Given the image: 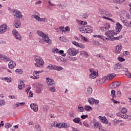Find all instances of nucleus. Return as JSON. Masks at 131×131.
<instances>
[{
    "mask_svg": "<svg viewBox=\"0 0 131 131\" xmlns=\"http://www.w3.org/2000/svg\"><path fill=\"white\" fill-rule=\"evenodd\" d=\"M126 16V12L125 11L123 12V14L121 13V14L120 15V18H121V19H123V20H124V18Z\"/></svg>",
    "mask_w": 131,
    "mask_h": 131,
    "instance_id": "32",
    "label": "nucleus"
},
{
    "mask_svg": "<svg viewBox=\"0 0 131 131\" xmlns=\"http://www.w3.org/2000/svg\"><path fill=\"white\" fill-rule=\"evenodd\" d=\"M122 68V66L120 63H117L115 65L114 70L117 71Z\"/></svg>",
    "mask_w": 131,
    "mask_h": 131,
    "instance_id": "17",
    "label": "nucleus"
},
{
    "mask_svg": "<svg viewBox=\"0 0 131 131\" xmlns=\"http://www.w3.org/2000/svg\"><path fill=\"white\" fill-rule=\"evenodd\" d=\"M78 47L79 48H80L81 49H84V48H85V46H84V45L81 43H79Z\"/></svg>",
    "mask_w": 131,
    "mask_h": 131,
    "instance_id": "51",
    "label": "nucleus"
},
{
    "mask_svg": "<svg viewBox=\"0 0 131 131\" xmlns=\"http://www.w3.org/2000/svg\"><path fill=\"white\" fill-rule=\"evenodd\" d=\"M116 29L117 32H120V31L122 29V26L119 23H117L116 26Z\"/></svg>",
    "mask_w": 131,
    "mask_h": 131,
    "instance_id": "13",
    "label": "nucleus"
},
{
    "mask_svg": "<svg viewBox=\"0 0 131 131\" xmlns=\"http://www.w3.org/2000/svg\"><path fill=\"white\" fill-rule=\"evenodd\" d=\"M52 52L54 54H57L59 53V50L58 49L54 48V49L52 50Z\"/></svg>",
    "mask_w": 131,
    "mask_h": 131,
    "instance_id": "48",
    "label": "nucleus"
},
{
    "mask_svg": "<svg viewBox=\"0 0 131 131\" xmlns=\"http://www.w3.org/2000/svg\"><path fill=\"white\" fill-rule=\"evenodd\" d=\"M111 96L113 97V98H114V97H115V90H112L111 91Z\"/></svg>",
    "mask_w": 131,
    "mask_h": 131,
    "instance_id": "53",
    "label": "nucleus"
},
{
    "mask_svg": "<svg viewBox=\"0 0 131 131\" xmlns=\"http://www.w3.org/2000/svg\"><path fill=\"white\" fill-rule=\"evenodd\" d=\"M93 37H97L98 38H100V39H102V40H105V38H104V36H102V35H94L93 36Z\"/></svg>",
    "mask_w": 131,
    "mask_h": 131,
    "instance_id": "29",
    "label": "nucleus"
},
{
    "mask_svg": "<svg viewBox=\"0 0 131 131\" xmlns=\"http://www.w3.org/2000/svg\"><path fill=\"white\" fill-rule=\"evenodd\" d=\"M88 102L90 104H94L95 103V99L94 98H89L88 99Z\"/></svg>",
    "mask_w": 131,
    "mask_h": 131,
    "instance_id": "38",
    "label": "nucleus"
},
{
    "mask_svg": "<svg viewBox=\"0 0 131 131\" xmlns=\"http://www.w3.org/2000/svg\"><path fill=\"white\" fill-rule=\"evenodd\" d=\"M42 109H43V111L45 112H47L49 109V106H47V105H44L42 107Z\"/></svg>",
    "mask_w": 131,
    "mask_h": 131,
    "instance_id": "39",
    "label": "nucleus"
},
{
    "mask_svg": "<svg viewBox=\"0 0 131 131\" xmlns=\"http://www.w3.org/2000/svg\"><path fill=\"white\" fill-rule=\"evenodd\" d=\"M30 107L35 112H37V111H38V106H37V104L35 103H32L30 104Z\"/></svg>",
    "mask_w": 131,
    "mask_h": 131,
    "instance_id": "11",
    "label": "nucleus"
},
{
    "mask_svg": "<svg viewBox=\"0 0 131 131\" xmlns=\"http://www.w3.org/2000/svg\"><path fill=\"white\" fill-rule=\"evenodd\" d=\"M14 17L18 18V19H21L23 17L22 13L19 11H16L14 13Z\"/></svg>",
    "mask_w": 131,
    "mask_h": 131,
    "instance_id": "16",
    "label": "nucleus"
},
{
    "mask_svg": "<svg viewBox=\"0 0 131 131\" xmlns=\"http://www.w3.org/2000/svg\"><path fill=\"white\" fill-rule=\"evenodd\" d=\"M3 60H5L6 61H7V62H11V61H12V60H11V59H10L9 57H8V56H6L5 55H3Z\"/></svg>",
    "mask_w": 131,
    "mask_h": 131,
    "instance_id": "30",
    "label": "nucleus"
},
{
    "mask_svg": "<svg viewBox=\"0 0 131 131\" xmlns=\"http://www.w3.org/2000/svg\"><path fill=\"white\" fill-rule=\"evenodd\" d=\"M104 79H107V80H110L111 79V77L110 74H108L106 77L104 78Z\"/></svg>",
    "mask_w": 131,
    "mask_h": 131,
    "instance_id": "57",
    "label": "nucleus"
},
{
    "mask_svg": "<svg viewBox=\"0 0 131 131\" xmlns=\"http://www.w3.org/2000/svg\"><path fill=\"white\" fill-rule=\"evenodd\" d=\"M73 121L75 123H79V122H80V118H75V119H74L73 120Z\"/></svg>",
    "mask_w": 131,
    "mask_h": 131,
    "instance_id": "34",
    "label": "nucleus"
},
{
    "mask_svg": "<svg viewBox=\"0 0 131 131\" xmlns=\"http://www.w3.org/2000/svg\"><path fill=\"white\" fill-rule=\"evenodd\" d=\"M62 127H65L67 128V127H68V126L67 125V124L66 123H62L61 124Z\"/></svg>",
    "mask_w": 131,
    "mask_h": 131,
    "instance_id": "59",
    "label": "nucleus"
},
{
    "mask_svg": "<svg viewBox=\"0 0 131 131\" xmlns=\"http://www.w3.org/2000/svg\"><path fill=\"white\" fill-rule=\"evenodd\" d=\"M80 31L82 33H92L93 32V28L90 26L81 27L80 29Z\"/></svg>",
    "mask_w": 131,
    "mask_h": 131,
    "instance_id": "3",
    "label": "nucleus"
},
{
    "mask_svg": "<svg viewBox=\"0 0 131 131\" xmlns=\"http://www.w3.org/2000/svg\"><path fill=\"white\" fill-rule=\"evenodd\" d=\"M33 75L36 79H38V78H39V75L36 73V71H34L33 73Z\"/></svg>",
    "mask_w": 131,
    "mask_h": 131,
    "instance_id": "26",
    "label": "nucleus"
},
{
    "mask_svg": "<svg viewBox=\"0 0 131 131\" xmlns=\"http://www.w3.org/2000/svg\"><path fill=\"white\" fill-rule=\"evenodd\" d=\"M125 75L127 77H128V78H131V74L130 73L126 72L125 73Z\"/></svg>",
    "mask_w": 131,
    "mask_h": 131,
    "instance_id": "50",
    "label": "nucleus"
},
{
    "mask_svg": "<svg viewBox=\"0 0 131 131\" xmlns=\"http://www.w3.org/2000/svg\"><path fill=\"white\" fill-rule=\"evenodd\" d=\"M47 69L52 70V69H55V66H53V65L50 64L47 67Z\"/></svg>",
    "mask_w": 131,
    "mask_h": 131,
    "instance_id": "46",
    "label": "nucleus"
},
{
    "mask_svg": "<svg viewBox=\"0 0 131 131\" xmlns=\"http://www.w3.org/2000/svg\"><path fill=\"white\" fill-rule=\"evenodd\" d=\"M68 6L67 3H63L60 4L59 6V8L62 9H64L65 8H67V7Z\"/></svg>",
    "mask_w": 131,
    "mask_h": 131,
    "instance_id": "22",
    "label": "nucleus"
},
{
    "mask_svg": "<svg viewBox=\"0 0 131 131\" xmlns=\"http://www.w3.org/2000/svg\"><path fill=\"white\" fill-rule=\"evenodd\" d=\"M49 88H50L49 91H50V92L55 93V91H56V89H55V85L52 86H49Z\"/></svg>",
    "mask_w": 131,
    "mask_h": 131,
    "instance_id": "28",
    "label": "nucleus"
},
{
    "mask_svg": "<svg viewBox=\"0 0 131 131\" xmlns=\"http://www.w3.org/2000/svg\"><path fill=\"white\" fill-rule=\"evenodd\" d=\"M121 84L120 82H114L110 85V87L111 89H116V88H118Z\"/></svg>",
    "mask_w": 131,
    "mask_h": 131,
    "instance_id": "9",
    "label": "nucleus"
},
{
    "mask_svg": "<svg viewBox=\"0 0 131 131\" xmlns=\"http://www.w3.org/2000/svg\"><path fill=\"white\" fill-rule=\"evenodd\" d=\"M105 16H106V17H111L112 16V14H111L108 11H106Z\"/></svg>",
    "mask_w": 131,
    "mask_h": 131,
    "instance_id": "43",
    "label": "nucleus"
},
{
    "mask_svg": "<svg viewBox=\"0 0 131 131\" xmlns=\"http://www.w3.org/2000/svg\"><path fill=\"white\" fill-rule=\"evenodd\" d=\"M101 122H103V123H105L106 124H107L108 120H107V118H106L105 117H103V118L101 120Z\"/></svg>",
    "mask_w": 131,
    "mask_h": 131,
    "instance_id": "36",
    "label": "nucleus"
},
{
    "mask_svg": "<svg viewBox=\"0 0 131 131\" xmlns=\"http://www.w3.org/2000/svg\"><path fill=\"white\" fill-rule=\"evenodd\" d=\"M111 100L113 101L115 104H117L118 103L119 104L120 103L119 101H117L116 100H114V98H112Z\"/></svg>",
    "mask_w": 131,
    "mask_h": 131,
    "instance_id": "61",
    "label": "nucleus"
},
{
    "mask_svg": "<svg viewBox=\"0 0 131 131\" xmlns=\"http://www.w3.org/2000/svg\"><path fill=\"white\" fill-rule=\"evenodd\" d=\"M93 93V89L92 88L89 87L87 89L86 94L90 95Z\"/></svg>",
    "mask_w": 131,
    "mask_h": 131,
    "instance_id": "25",
    "label": "nucleus"
},
{
    "mask_svg": "<svg viewBox=\"0 0 131 131\" xmlns=\"http://www.w3.org/2000/svg\"><path fill=\"white\" fill-rule=\"evenodd\" d=\"M84 108L86 111H92V110H93V108H92V107L88 105H85Z\"/></svg>",
    "mask_w": 131,
    "mask_h": 131,
    "instance_id": "33",
    "label": "nucleus"
},
{
    "mask_svg": "<svg viewBox=\"0 0 131 131\" xmlns=\"http://www.w3.org/2000/svg\"><path fill=\"white\" fill-rule=\"evenodd\" d=\"M107 11V10H101L100 11V13L101 15H103L105 16V15L106 14V12Z\"/></svg>",
    "mask_w": 131,
    "mask_h": 131,
    "instance_id": "55",
    "label": "nucleus"
},
{
    "mask_svg": "<svg viewBox=\"0 0 131 131\" xmlns=\"http://www.w3.org/2000/svg\"><path fill=\"white\" fill-rule=\"evenodd\" d=\"M12 33L16 39H17V40H19L20 41V40H22V37H21V35L18 32V31L13 30Z\"/></svg>",
    "mask_w": 131,
    "mask_h": 131,
    "instance_id": "5",
    "label": "nucleus"
},
{
    "mask_svg": "<svg viewBox=\"0 0 131 131\" xmlns=\"http://www.w3.org/2000/svg\"><path fill=\"white\" fill-rule=\"evenodd\" d=\"M93 124L94 128H96L97 129L102 128V125L97 121H94Z\"/></svg>",
    "mask_w": 131,
    "mask_h": 131,
    "instance_id": "10",
    "label": "nucleus"
},
{
    "mask_svg": "<svg viewBox=\"0 0 131 131\" xmlns=\"http://www.w3.org/2000/svg\"><path fill=\"white\" fill-rule=\"evenodd\" d=\"M18 88L19 90H23V89L25 88V84L24 83V81H20L18 83Z\"/></svg>",
    "mask_w": 131,
    "mask_h": 131,
    "instance_id": "14",
    "label": "nucleus"
},
{
    "mask_svg": "<svg viewBox=\"0 0 131 131\" xmlns=\"http://www.w3.org/2000/svg\"><path fill=\"white\" fill-rule=\"evenodd\" d=\"M127 112V110H126V108L123 107L121 111V113L124 115V114H126Z\"/></svg>",
    "mask_w": 131,
    "mask_h": 131,
    "instance_id": "40",
    "label": "nucleus"
},
{
    "mask_svg": "<svg viewBox=\"0 0 131 131\" xmlns=\"http://www.w3.org/2000/svg\"><path fill=\"white\" fill-rule=\"evenodd\" d=\"M54 69H55V70H57V71H61V70L63 69V68L61 67L54 66Z\"/></svg>",
    "mask_w": 131,
    "mask_h": 131,
    "instance_id": "37",
    "label": "nucleus"
},
{
    "mask_svg": "<svg viewBox=\"0 0 131 131\" xmlns=\"http://www.w3.org/2000/svg\"><path fill=\"white\" fill-rule=\"evenodd\" d=\"M80 54L82 56H84L86 58H89V54H88V52H86V51H81L80 52Z\"/></svg>",
    "mask_w": 131,
    "mask_h": 131,
    "instance_id": "23",
    "label": "nucleus"
},
{
    "mask_svg": "<svg viewBox=\"0 0 131 131\" xmlns=\"http://www.w3.org/2000/svg\"><path fill=\"white\" fill-rule=\"evenodd\" d=\"M16 72H18V73H19V74H22V73H23V71H22V70H20V69H16L15 70Z\"/></svg>",
    "mask_w": 131,
    "mask_h": 131,
    "instance_id": "52",
    "label": "nucleus"
},
{
    "mask_svg": "<svg viewBox=\"0 0 131 131\" xmlns=\"http://www.w3.org/2000/svg\"><path fill=\"white\" fill-rule=\"evenodd\" d=\"M72 43H73V45H74V46H76V47H78V45L79 44V43L75 41H73Z\"/></svg>",
    "mask_w": 131,
    "mask_h": 131,
    "instance_id": "58",
    "label": "nucleus"
},
{
    "mask_svg": "<svg viewBox=\"0 0 131 131\" xmlns=\"http://www.w3.org/2000/svg\"><path fill=\"white\" fill-rule=\"evenodd\" d=\"M121 36L119 37H106L105 38V39L106 40H119V38H120Z\"/></svg>",
    "mask_w": 131,
    "mask_h": 131,
    "instance_id": "15",
    "label": "nucleus"
},
{
    "mask_svg": "<svg viewBox=\"0 0 131 131\" xmlns=\"http://www.w3.org/2000/svg\"><path fill=\"white\" fill-rule=\"evenodd\" d=\"M122 46L121 45H118L116 47L115 53L116 54H119L121 51Z\"/></svg>",
    "mask_w": 131,
    "mask_h": 131,
    "instance_id": "18",
    "label": "nucleus"
},
{
    "mask_svg": "<svg viewBox=\"0 0 131 131\" xmlns=\"http://www.w3.org/2000/svg\"><path fill=\"white\" fill-rule=\"evenodd\" d=\"M103 28H104V29H106V30H109V29H110V25L108 23L105 24Z\"/></svg>",
    "mask_w": 131,
    "mask_h": 131,
    "instance_id": "35",
    "label": "nucleus"
},
{
    "mask_svg": "<svg viewBox=\"0 0 131 131\" xmlns=\"http://www.w3.org/2000/svg\"><path fill=\"white\" fill-rule=\"evenodd\" d=\"M117 116H119V117H121L122 118L126 119L127 117H128V115L125 114V115H121L120 113H117Z\"/></svg>",
    "mask_w": 131,
    "mask_h": 131,
    "instance_id": "21",
    "label": "nucleus"
},
{
    "mask_svg": "<svg viewBox=\"0 0 131 131\" xmlns=\"http://www.w3.org/2000/svg\"><path fill=\"white\" fill-rule=\"evenodd\" d=\"M5 100H0V106H4L5 105Z\"/></svg>",
    "mask_w": 131,
    "mask_h": 131,
    "instance_id": "54",
    "label": "nucleus"
},
{
    "mask_svg": "<svg viewBox=\"0 0 131 131\" xmlns=\"http://www.w3.org/2000/svg\"><path fill=\"white\" fill-rule=\"evenodd\" d=\"M109 75L111 76V78H112V79L113 78H114V77H115V76H116V74H109Z\"/></svg>",
    "mask_w": 131,
    "mask_h": 131,
    "instance_id": "62",
    "label": "nucleus"
},
{
    "mask_svg": "<svg viewBox=\"0 0 131 131\" xmlns=\"http://www.w3.org/2000/svg\"><path fill=\"white\" fill-rule=\"evenodd\" d=\"M97 75H98V74L97 73V72H93L92 74H91L90 75V76L91 78H96L97 77Z\"/></svg>",
    "mask_w": 131,
    "mask_h": 131,
    "instance_id": "24",
    "label": "nucleus"
},
{
    "mask_svg": "<svg viewBox=\"0 0 131 131\" xmlns=\"http://www.w3.org/2000/svg\"><path fill=\"white\" fill-rule=\"evenodd\" d=\"M11 125L10 123H6L5 124V128H9V127H11Z\"/></svg>",
    "mask_w": 131,
    "mask_h": 131,
    "instance_id": "45",
    "label": "nucleus"
},
{
    "mask_svg": "<svg viewBox=\"0 0 131 131\" xmlns=\"http://www.w3.org/2000/svg\"><path fill=\"white\" fill-rule=\"evenodd\" d=\"M124 2H125V0H113V3L118 5H121Z\"/></svg>",
    "mask_w": 131,
    "mask_h": 131,
    "instance_id": "20",
    "label": "nucleus"
},
{
    "mask_svg": "<svg viewBox=\"0 0 131 131\" xmlns=\"http://www.w3.org/2000/svg\"><path fill=\"white\" fill-rule=\"evenodd\" d=\"M67 16H68V14H66V15H61V18L63 19V20H68L69 17Z\"/></svg>",
    "mask_w": 131,
    "mask_h": 131,
    "instance_id": "41",
    "label": "nucleus"
},
{
    "mask_svg": "<svg viewBox=\"0 0 131 131\" xmlns=\"http://www.w3.org/2000/svg\"><path fill=\"white\" fill-rule=\"evenodd\" d=\"M8 29V25L7 24L2 25L0 26V34H4Z\"/></svg>",
    "mask_w": 131,
    "mask_h": 131,
    "instance_id": "7",
    "label": "nucleus"
},
{
    "mask_svg": "<svg viewBox=\"0 0 131 131\" xmlns=\"http://www.w3.org/2000/svg\"><path fill=\"white\" fill-rule=\"evenodd\" d=\"M67 54L70 56H76L78 54V50L74 48H71L68 50Z\"/></svg>",
    "mask_w": 131,
    "mask_h": 131,
    "instance_id": "4",
    "label": "nucleus"
},
{
    "mask_svg": "<svg viewBox=\"0 0 131 131\" xmlns=\"http://www.w3.org/2000/svg\"><path fill=\"white\" fill-rule=\"evenodd\" d=\"M34 58L36 62V63H35V67L40 68L42 66H43L45 62H43V60H42V58H41V57L37 55H35L34 56Z\"/></svg>",
    "mask_w": 131,
    "mask_h": 131,
    "instance_id": "2",
    "label": "nucleus"
},
{
    "mask_svg": "<svg viewBox=\"0 0 131 131\" xmlns=\"http://www.w3.org/2000/svg\"><path fill=\"white\" fill-rule=\"evenodd\" d=\"M88 116V115H82L81 116V118H82V119H85V118H87Z\"/></svg>",
    "mask_w": 131,
    "mask_h": 131,
    "instance_id": "63",
    "label": "nucleus"
},
{
    "mask_svg": "<svg viewBox=\"0 0 131 131\" xmlns=\"http://www.w3.org/2000/svg\"><path fill=\"white\" fill-rule=\"evenodd\" d=\"M14 26H15L16 28H20V27H21V24L18 22V20H17V21H16L14 24Z\"/></svg>",
    "mask_w": 131,
    "mask_h": 131,
    "instance_id": "27",
    "label": "nucleus"
},
{
    "mask_svg": "<svg viewBox=\"0 0 131 131\" xmlns=\"http://www.w3.org/2000/svg\"><path fill=\"white\" fill-rule=\"evenodd\" d=\"M113 123H114L116 125L117 124H118V123H119V121L117 119H114L113 120Z\"/></svg>",
    "mask_w": 131,
    "mask_h": 131,
    "instance_id": "56",
    "label": "nucleus"
},
{
    "mask_svg": "<svg viewBox=\"0 0 131 131\" xmlns=\"http://www.w3.org/2000/svg\"><path fill=\"white\" fill-rule=\"evenodd\" d=\"M117 95L118 97H121V92H120V91H117Z\"/></svg>",
    "mask_w": 131,
    "mask_h": 131,
    "instance_id": "64",
    "label": "nucleus"
},
{
    "mask_svg": "<svg viewBox=\"0 0 131 131\" xmlns=\"http://www.w3.org/2000/svg\"><path fill=\"white\" fill-rule=\"evenodd\" d=\"M97 84H103L104 83V80L103 79H99L96 81Z\"/></svg>",
    "mask_w": 131,
    "mask_h": 131,
    "instance_id": "31",
    "label": "nucleus"
},
{
    "mask_svg": "<svg viewBox=\"0 0 131 131\" xmlns=\"http://www.w3.org/2000/svg\"><path fill=\"white\" fill-rule=\"evenodd\" d=\"M115 34H117V33L114 30H109L105 33L107 37H113Z\"/></svg>",
    "mask_w": 131,
    "mask_h": 131,
    "instance_id": "6",
    "label": "nucleus"
},
{
    "mask_svg": "<svg viewBox=\"0 0 131 131\" xmlns=\"http://www.w3.org/2000/svg\"><path fill=\"white\" fill-rule=\"evenodd\" d=\"M118 60L119 62H124L125 61V59L122 57H118Z\"/></svg>",
    "mask_w": 131,
    "mask_h": 131,
    "instance_id": "49",
    "label": "nucleus"
},
{
    "mask_svg": "<svg viewBox=\"0 0 131 131\" xmlns=\"http://www.w3.org/2000/svg\"><path fill=\"white\" fill-rule=\"evenodd\" d=\"M37 34L39 36H41L42 38V40H40L39 42L41 43H44L43 41L45 42H47V43H51L52 42V40L49 38V36L48 35L45 34L42 31H37Z\"/></svg>",
    "mask_w": 131,
    "mask_h": 131,
    "instance_id": "1",
    "label": "nucleus"
},
{
    "mask_svg": "<svg viewBox=\"0 0 131 131\" xmlns=\"http://www.w3.org/2000/svg\"><path fill=\"white\" fill-rule=\"evenodd\" d=\"M82 16L83 17V18L84 19H88V18H89V14H86V13H84Z\"/></svg>",
    "mask_w": 131,
    "mask_h": 131,
    "instance_id": "47",
    "label": "nucleus"
},
{
    "mask_svg": "<svg viewBox=\"0 0 131 131\" xmlns=\"http://www.w3.org/2000/svg\"><path fill=\"white\" fill-rule=\"evenodd\" d=\"M9 68L10 69H13L15 66H16V63L14 62L13 60L10 61V62L8 64Z\"/></svg>",
    "mask_w": 131,
    "mask_h": 131,
    "instance_id": "19",
    "label": "nucleus"
},
{
    "mask_svg": "<svg viewBox=\"0 0 131 131\" xmlns=\"http://www.w3.org/2000/svg\"><path fill=\"white\" fill-rule=\"evenodd\" d=\"M47 83L48 84L49 86L55 85L56 84V82L54 81V80L50 79L49 78H47Z\"/></svg>",
    "mask_w": 131,
    "mask_h": 131,
    "instance_id": "8",
    "label": "nucleus"
},
{
    "mask_svg": "<svg viewBox=\"0 0 131 131\" xmlns=\"http://www.w3.org/2000/svg\"><path fill=\"white\" fill-rule=\"evenodd\" d=\"M58 53H59V54L61 55L62 57H66V54H64V51L60 50L59 51H58Z\"/></svg>",
    "mask_w": 131,
    "mask_h": 131,
    "instance_id": "42",
    "label": "nucleus"
},
{
    "mask_svg": "<svg viewBox=\"0 0 131 131\" xmlns=\"http://www.w3.org/2000/svg\"><path fill=\"white\" fill-rule=\"evenodd\" d=\"M43 90V86L42 85V84H38L37 85L36 91L37 92V93H38L39 94L41 93Z\"/></svg>",
    "mask_w": 131,
    "mask_h": 131,
    "instance_id": "12",
    "label": "nucleus"
},
{
    "mask_svg": "<svg viewBox=\"0 0 131 131\" xmlns=\"http://www.w3.org/2000/svg\"><path fill=\"white\" fill-rule=\"evenodd\" d=\"M78 111H79V112H83V111H84V108L81 106H79L78 108Z\"/></svg>",
    "mask_w": 131,
    "mask_h": 131,
    "instance_id": "44",
    "label": "nucleus"
},
{
    "mask_svg": "<svg viewBox=\"0 0 131 131\" xmlns=\"http://www.w3.org/2000/svg\"><path fill=\"white\" fill-rule=\"evenodd\" d=\"M56 127H59V128H61L62 127V124L61 123H57L56 125Z\"/></svg>",
    "mask_w": 131,
    "mask_h": 131,
    "instance_id": "60",
    "label": "nucleus"
}]
</instances>
